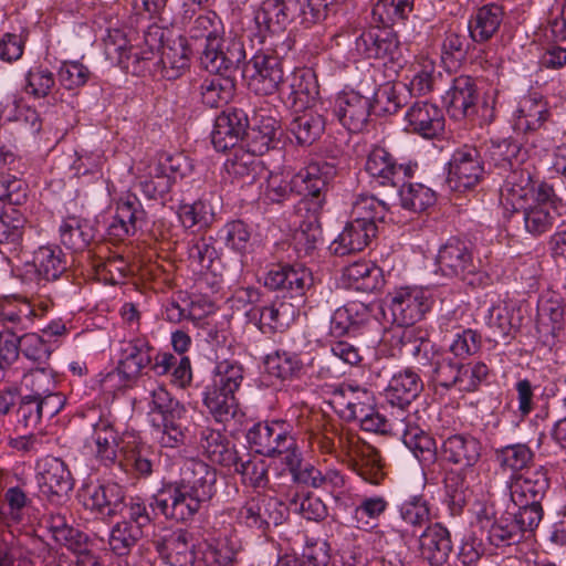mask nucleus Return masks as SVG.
<instances>
[{
    "instance_id": "nucleus-1",
    "label": "nucleus",
    "mask_w": 566,
    "mask_h": 566,
    "mask_svg": "<svg viewBox=\"0 0 566 566\" xmlns=\"http://www.w3.org/2000/svg\"><path fill=\"white\" fill-rule=\"evenodd\" d=\"M150 434L160 449H180L188 438L187 408L164 385L145 397Z\"/></svg>"
},
{
    "instance_id": "nucleus-2",
    "label": "nucleus",
    "mask_w": 566,
    "mask_h": 566,
    "mask_svg": "<svg viewBox=\"0 0 566 566\" xmlns=\"http://www.w3.org/2000/svg\"><path fill=\"white\" fill-rule=\"evenodd\" d=\"M336 169L326 161H313L300 169L291 178L283 174H270L261 198L265 203H282L296 193L311 200L315 209L324 202V192L334 178Z\"/></svg>"
},
{
    "instance_id": "nucleus-3",
    "label": "nucleus",
    "mask_w": 566,
    "mask_h": 566,
    "mask_svg": "<svg viewBox=\"0 0 566 566\" xmlns=\"http://www.w3.org/2000/svg\"><path fill=\"white\" fill-rule=\"evenodd\" d=\"M244 380V368L237 360L223 359L214 366L202 391V402L217 422L227 423L239 412L235 394Z\"/></svg>"
},
{
    "instance_id": "nucleus-4",
    "label": "nucleus",
    "mask_w": 566,
    "mask_h": 566,
    "mask_svg": "<svg viewBox=\"0 0 566 566\" xmlns=\"http://www.w3.org/2000/svg\"><path fill=\"white\" fill-rule=\"evenodd\" d=\"M476 521L480 530L486 534V541L495 547L520 543L526 533L533 532L541 523L532 512L525 514L510 505L500 517H495L492 506H484L479 511Z\"/></svg>"
},
{
    "instance_id": "nucleus-5",
    "label": "nucleus",
    "mask_w": 566,
    "mask_h": 566,
    "mask_svg": "<svg viewBox=\"0 0 566 566\" xmlns=\"http://www.w3.org/2000/svg\"><path fill=\"white\" fill-rule=\"evenodd\" d=\"M480 260L475 258L470 242L452 237L443 243L437 254L438 272L450 279H459L472 287L488 283V275L480 270Z\"/></svg>"
},
{
    "instance_id": "nucleus-6",
    "label": "nucleus",
    "mask_w": 566,
    "mask_h": 566,
    "mask_svg": "<svg viewBox=\"0 0 566 566\" xmlns=\"http://www.w3.org/2000/svg\"><path fill=\"white\" fill-rule=\"evenodd\" d=\"M549 484L548 471L544 465L537 464L520 473L511 474L506 488L513 509H518L525 514L532 512L541 522L544 515L542 501Z\"/></svg>"
},
{
    "instance_id": "nucleus-7",
    "label": "nucleus",
    "mask_w": 566,
    "mask_h": 566,
    "mask_svg": "<svg viewBox=\"0 0 566 566\" xmlns=\"http://www.w3.org/2000/svg\"><path fill=\"white\" fill-rule=\"evenodd\" d=\"M188 170L189 164L182 154H163L136 177V185L148 199L165 200L177 179L185 177Z\"/></svg>"
},
{
    "instance_id": "nucleus-8",
    "label": "nucleus",
    "mask_w": 566,
    "mask_h": 566,
    "mask_svg": "<svg viewBox=\"0 0 566 566\" xmlns=\"http://www.w3.org/2000/svg\"><path fill=\"white\" fill-rule=\"evenodd\" d=\"M337 440L339 449L348 458L354 471L366 482L379 484L384 478L379 451L349 429H342Z\"/></svg>"
},
{
    "instance_id": "nucleus-9",
    "label": "nucleus",
    "mask_w": 566,
    "mask_h": 566,
    "mask_svg": "<svg viewBox=\"0 0 566 566\" xmlns=\"http://www.w3.org/2000/svg\"><path fill=\"white\" fill-rule=\"evenodd\" d=\"M448 166L446 184L450 190L464 192L474 188L485 172L482 148L468 144L458 147Z\"/></svg>"
},
{
    "instance_id": "nucleus-10",
    "label": "nucleus",
    "mask_w": 566,
    "mask_h": 566,
    "mask_svg": "<svg viewBox=\"0 0 566 566\" xmlns=\"http://www.w3.org/2000/svg\"><path fill=\"white\" fill-rule=\"evenodd\" d=\"M207 501L174 482L164 484L153 496L150 507L167 520L187 522L193 518Z\"/></svg>"
},
{
    "instance_id": "nucleus-11",
    "label": "nucleus",
    "mask_w": 566,
    "mask_h": 566,
    "mask_svg": "<svg viewBox=\"0 0 566 566\" xmlns=\"http://www.w3.org/2000/svg\"><path fill=\"white\" fill-rule=\"evenodd\" d=\"M364 168L373 184L398 188L405 179L413 176L418 164L412 161L398 163L388 149L374 146L367 154Z\"/></svg>"
},
{
    "instance_id": "nucleus-12",
    "label": "nucleus",
    "mask_w": 566,
    "mask_h": 566,
    "mask_svg": "<svg viewBox=\"0 0 566 566\" xmlns=\"http://www.w3.org/2000/svg\"><path fill=\"white\" fill-rule=\"evenodd\" d=\"M155 348L146 336H135L123 342L118 366L106 376L105 382L119 378L124 381L122 388L132 387L144 368L151 364Z\"/></svg>"
},
{
    "instance_id": "nucleus-13",
    "label": "nucleus",
    "mask_w": 566,
    "mask_h": 566,
    "mask_svg": "<svg viewBox=\"0 0 566 566\" xmlns=\"http://www.w3.org/2000/svg\"><path fill=\"white\" fill-rule=\"evenodd\" d=\"M243 73L249 88L258 95L275 93L284 80L282 60L268 50L256 52L247 63Z\"/></svg>"
},
{
    "instance_id": "nucleus-14",
    "label": "nucleus",
    "mask_w": 566,
    "mask_h": 566,
    "mask_svg": "<svg viewBox=\"0 0 566 566\" xmlns=\"http://www.w3.org/2000/svg\"><path fill=\"white\" fill-rule=\"evenodd\" d=\"M394 323L399 327H413L431 307L427 292L417 286H401L386 296Z\"/></svg>"
},
{
    "instance_id": "nucleus-15",
    "label": "nucleus",
    "mask_w": 566,
    "mask_h": 566,
    "mask_svg": "<svg viewBox=\"0 0 566 566\" xmlns=\"http://www.w3.org/2000/svg\"><path fill=\"white\" fill-rule=\"evenodd\" d=\"M199 60L209 73L232 75L245 60L243 41L237 35H222L213 44L202 48Z\"/></svg>"
},
{
    "instance_id": "nucleus-16",
    "label": "nucleus",
    "mask_w": 566,
    "mask_h": 566,
    "mask_svg": "<svg viewBox=\"0 0 566 566\" xmlns=\"http://www.w3.org/2000/svg\"><path fill=\"white\" fill-rule=\"evenodd\" d=\"M154 450L137 432L124 431L120 453L115 467L133 479L146 480L154 473Z\"/></svg>"
},
{
    "instance_id": "nucleus-17",
    "label": "nucleus",
    "mask_w": 566,
    "mask_h": 566,
    "mask_svg": "<svg viewBox=\"0 0 566 566\" xmlns=\"http://www.w3.org/2000/svg\"><path fill=\"white\" fill-rule=\"evenodd\" d=\"M355 49L365 59L382 60L397 67L405 62L397 34L388 28H371L355 40Z\"/></svg>"
},
{
    "instance_id": "nucleus-18",
    "label": "nucleus",
    "mask_w": 566,
    "mask_h": 566,
    "mask_svg": "<svg viewBox=\"0 0 566 566\" xmlns=\"http://www.w3.org/2000/svg\"><path fill=\"white\" fill-rule=\"evenodd\" d=\"M36 482L42 496L60 503L73 490L74 479L66 463L56 457H45L36 463Z\"/></svg>"
},
{
    "instance_id": "nucleus-19",
    "label": "nucleus",
    "mask_w": 566,
    "mask_h": 566,
    "mask_svg": "<svg viewBox=\"0 0 566 566\" xmlns=\"http://www.w3.org/2000/svg\"><path fill=\"white\" fill-rule=\"evenodd\" d=\"M124 431L116 428V418L109 410H102L98 419L92 423L91 439L94 442L96 461L113 468L118 462Z\"/></svg>"
},
{
    "instance_id": "nucleus-20",
    "label": "nucleus",
    "mask_w": 566,
    "mask_h": 566,
    "mask_svg": "<svg viewBox=\"0 0 566 566\" xmlns=\"http://www.w3.org/2000/svg\"><path fill=\"white\" fill-rule=\"evenodd\" d=\"M292 2L284 0H264L259 9L254 11L253 28L249 31L248 38H256L263 43L266 35L280 33L285 30L293 19Z\"/></svg>"
},
{
    "instance_id": "nucleus-21",
    "label": "nucleus",
    "mask_w": 566,
    "mask_h": 566,
    "mask_svg": "<svg viewBox=\"0 0 566 566\" xmlns=\"http://www.w3.org/2000/svg\"><path fill=\"white\" fill-rule=\"evenodd\" d=\"M397 419V430L401 432L403 444L423 468L433 464L438 455L436 440L421 427L417 412H407Z\"/></svg>"
},
{
    "instance_id": "nucleus-22",
    "label": "nucleus",
    "mask_w": 566,
    "mask_h": 566,
    "mask_svg": "<svg viewBox=\"0 0 566 566\" xmlns=\"http://www.w3.org/2000/svg\"><path fill=\"white\" fill-rule=\"evenodd\" d=\"M312 283V273L301 264H274L264 277L266 287L291 298L304 296Z\"/></svg>"
},
{
    "instance_id": "nucleus-23",
    "label": "nucleus",
    "mask_w": 566,
    "mask_h": 566,
    "mask_svg": "<svg viewBox=\"0 0 566 566\" xmlns=\"http://www.w3.org/2000/svg\"><path fill=\"white\" fill-rule=\"evenodd\" d=\"M147 213L136 195L127 193L116 202V212L107 228L111 239L122 241L146 224Z\"/></svg>"
},
{
    "instance_id": "nucleus-24",
    "label": "nucleus",
    "mask_w": 566,
    "mask_h": 566,
    "mask_svg": "<svg viewBox=\"0 0 566 566\" xmlns=\"http://www.w3.org/2000/svg\"><path fill=\"white\" fill-rule=\"evenodd\" d=\"M331 403L339 417L346 421L359 420L375 407V398L371 391L343 384L334 389Z\"/></svg>"
},
{
    "instance_id": "nucleus-25",
    "label": "nucleus",
    "mask_w": 566,
    "mask_h": 566,
    "mask_svg": "<svg viewBox=\"0 0 566 566\" xmlns=\"http://www.w3.org/2000/svg\"><path fill=\"white\" fill-rule=\"evenodd\" d=\"M175 483L209 502L216 493L217 471L197 458L186 459Z\"/></svg>"
},
{
    "instance_id": "nucleus-26",
    "label": "nucleus",
    "mask_w": 566,
    "mask_h": 566,
    "mask_svg": "<svg viewBox=\"0 0 566 566\" xmlns=\"http://www.w3.org/2000/svg\"><path fill=\"white\" fill-rule=\"evenodd\" d=\"M249 119L242 109L233 108L222 112L214 120L211 143L217 151L235 150L239 142L245 135Z\"/></svg>"
},
{
    "instance_id": "nucleus-27",
    "label": "nucleus",
    "mask_w": 566,
    "mask_h": 566,
    "mask_svg": "<svg viewBox=\"0 0 566 566\" xmlns=\"http://www.w3.org/2000/svg\"><path fill=\"white\" fill-rule=\"evenodd\" d=\"M439 454L443 462L469 469L480 461L482 444L472 434L454 433L443 439Z\"/></svg>"
},
{
    "instance_id": "nucleus-28",
    "label": "nucleus",
    "mask_w": 566,
    "mask_h": 566,
    "mask_svg": "<svg viewBox=\"0 0 566 566\" xmlns=\"http://www.w3.org/2000/svg\"><path fill=\"white\" fill-rule=\"evenodd\" d=\"M443 99L449 116L455 120L476 114L479 93L474 78L469 75L454 77Z\"/></svg>"
},
{
    "instance_id": "nucleus-29",
    "label": "nucleus",
    "mask_w": 566,
    "mask_h": 566,
    "mask_svg": "<svg viewBox=\"0 0 566 566\" xmlns=\"http://www.w3.org/2000/svg\"><path fill=\"white\" fill-rule=\"evenodd\" d=\"M535 195V181L533 175L526 168L512 169L505 176L500 189L501 202L514 212L530 205Z\"/></svg>"
},
{
    "instance_id": "nucleus-30",
    "label": "nucleus",
    "mask_w": 566,
    "mask_h": 566,
    "mask_svg": "<svg viewBox=\"0 0 566 566\" xmlns=\"http://www.w3.org/2000/svg\"><path fill=\"white\" fill-rule=\"evenodd\" d=\"M406 129L423 138H434L444 129V116L437 105L421 101L413 103L405 115Z\"/></svg>"
},
{
    "instance_id": "nucleus-31",
    "label": "nucleus",
    "mask_w": 566,
    "mask_h": 566,
    "mask_svg": "<svg viewBox=\"0 0 566 566\" xmlns=\"http://www.w3.org/2000/svg\"><path fill=\"white\" fill-rule=\"evenodd\" d=\"M548 101L537 92L523 96L515 112L514 128L524 134L539 130L551 118Z\"/></svg>"
},
{
    "instance_id": "nucleus-32",
    "label": "nucleus",
    "mask_w": 566,
    "mask_h": 566,
    "mask_svg": "<svg viewBox=\"0 0 566 566\" xmlns=\"http://www.w3.org/2000/svg\"><path fill=\"white\" fill-rule=\"evenodd\" d=\"M373 104L358 92L342 93L335 105V114L340 124L349 132L358 133L366 126Z\"/></svg>"
},
{
    "instance_id": "nucleus-33",
    "label": "nucleus",
    "mask_w": 566,
    "mask_h": 566,
    "mask_svg": "<svg viewBox=\"0 0 566 566\" xmlns=\"http://www.w3.org/2000/svg\"><path fill=\"white\" fill-rule=\"evenodd\" d=\"M125 493L117 483L88 486L83 495L85 509L102 516L113 517L124 509Z\"/></svg>"
},
{
    "instance_id": "nucleus-34",
    "label": "nucleus",
    "mask_w": 566,
    "mask_h": 566,
    "mask_svg": "<svg viewBox=\"0 0 566 566\" xmlns=\"http://www.w3.org/2000/svg\"><path fill=\"white\" fill-rule=\"evenodd\" d=\"M423 389L420 376L410 368L395 374L385 389L386 401L398 408L402 417L407 408L419 396Z\"/></svg>"
},
{
    "instance_id": "nucleus-35",
    "label": "nucleus",
    "mask_w": 566,
    "mask_h": 566,
    "mask_svg": "<svg viewBox=\"0 0 566 566\" xmlns=\"http://www.w3.org/2000/svg\"><path fill=\"white\" fill-rule=\"evenodd\" d=\"M32 273L39 286L38 292L49 282L59 280L67 270L65 255L57 245H42L33 253Z\"/></svg>"
},
{
    "instance_id": "nucleus-36",
    "label": "nucleus",
    "mask_w": 566,
    "mask_h": 566,
    "mask_svg": "<svg viewBox=\"0 0 566 566\" xmlns=\"http://www.w3.org/2000/svg\"><path fill=\"white\" fill-rule=\"evenodd\" d=\"M418 541L421 557L431 566L447 563L453 545L449 530L441 523L428 524Z\"/></svg>"
},
{
    "instance_id": "nucleus-37",
    "label": "nucleus",
    "mask_w": 566,
    "mask_h": 566,
    "mask_svg": "<svg viewBox=\"0 0 566 566\" xmlns=\"http://www.w3.org/2000/svg\"><path fill=\"white\" fill-rule=\"evenodd\" d=\"M105 52L109 59L116 60L126 72L136 74L144 69V64L150 60L153 52L140 53L126 39L120 30L109 31L105 39Z\"/></svg>"
},
{
    "instance_id": "nucleus-38",
    "label": "nucleus",
    "mask_w": 566,
    "mask_h": 566,
    "mask_svg": "<svg viewBox=\"0 0 566 566\" xmlns=\"http://www.w3.org/2000/svg\"><path fill=\"white\" fill-rule=\"evenodd\" d=\"M504 14L503 7L497 3H486L473 11L468 21L472 42L484 44L491 41L499 33Z\"/></svg>"
},
{
    "instance_id": "nucleus-39",
    "label": "nucleus",
    "mask_w": 566,
    "mask_h": 566,
    "mask_svg": "<svg viewBox=\"0 0 566 566\" xmlns=\"http://www.w3.org/2000/svg\"><path fill=\"white\" fill-rule=\"evenodd\" d=\"M36 311L31 301L25 297H6L0 301L1 333L18 335L30 328L36 316Z\"/></svg>"
},
{
    "instance_id": "nucleus-40",
    "label": "nucleus",
    "mask_w": 566,
    "mask_h": 566,
    "mask_svg": "<svg viewBox=\"0 0 566 566\" xmlns=\"http://www.w3.org/2000/svg\"><path fill=\"white\" fill-rule=\"evenodd\" d=\"M21 388L28 392L25 396L42 400L55 398L57 401L60 400V407L65 406L66 398L59 391L57 376L51 368L29 369L22 375Z\"/></svg>"
},
{
    "instance_id": "nucleus-41",
    "label": "nucleus",
    "mask_w": 566,
    "mask_h": 566,
    "mask_svg": "<svg viewBox=\"0 0 566 566\" xmlns=\"http://www.w3.org/2000/svg\"><path fill=\"white\" fill-rule=\"evenodd\" d=\"M377 226H371L353 218L329 245L336 255H347L363 251L376 237Z\"/></svg>"
},
{
    "instance_id": "nucleus-42",
    "label": "nucleus",
    "mask_w": 566,
    "mask_h": 566,
    "mask_svg": "<svg viewBox=\"0 0 566 566\" xmlns=\"http://www.w3.org/2000/svg\"><path fill=\"white\" fill-rule=\"evenodd\" d=\"M190 534L176 530L155 543L156 549L170 566H192L196 559Z\"/></svg>"
},
{
    "instance_id": "nucleus-43",
    "label": "nucleus",
    "mask_w": 566,
    "mask_h": 566,
    "mask_svg": "<svg viewBox=\"0 0 566 566\" xmlns=\"http://www.w3.org/2000/svg\"><path fill=\"white\" fill-rule=\"evenodd\" d=\"M391 343L398 346L400 355L415 358L419 367L427 368L429 366L432 346L421 331L415 327L394 329Z\"/></svg>"
},
{
    "instance_id": "nucleus-44",
    "label": "nucleus",
    "mask_w": 566,
    "mask_h": 566,
    "mask_svg": "<svg viewBox=\"0 0 566 566\" xmlns=\"http://www.w3.org/2000/svg\"><path fill=\"white\" fill-rule=\"evenodd\" d=\"M63 408L60 400L51 398L48 400L22 396L17 408V421L24 429H35L42 419H52Z\"/></svg>"
},
{
    "instance_id": "nucleus-45",
    "label": "nucleus",
    "mask_w": 566,
    "mask_h": 566,
    "mask_svg": "<svg viewBox=\"0 0 566 566\" xmlns=\"http://www.w3.org/2000/svg\"><path fill=\"white\" fill-rule=\"evenodd\" d=\"M198 443L202 452L212 461L224 468H231L234 463L235 452L233 446H230L227 437L211 427H200L198 429Z\"/></svg>"
},
{
    "instance_id": "nucleus-46",
    "label": "nucleus",
    "mask_w": 566,
    "mask_h": 566,
    "mask_svg": "<svg viewBox=\"0 0 566 566\" xmlns=\"http://www.w3.org/2000/svg\"><path fill=\"white\" fill-rule=\"evenodd\" d=\"M482 148V156L489 169L492 167L499 169V175L510 172L516 169L515 164L518 163L521 145L513 139L490 140L479 146Z\"/></svg>"
},
{
    "instance_id": "nucleus-47",
    "label": "nucleus",
    "mask_w": 566,
    "mask_h": 566,
    "mask_svg": "<svg viewBox=\"0 0 566 566\" xmlns=\"http://www.w3.org/2000/svg\"><path fill=\"white\" fill-rule=\"evenodd\" d=\"M318 84L315 74L311 70L294 72L287 92L283 91L286 103L297 109L310 108L311 104L318 96Z\"/></svg>"
},
{
    "instance_id": "nucleus-48",
    "label": "nucleus",
    "mask_w": 566,
    "mask_h": 566,
    "mask_svg": "<svg viewBox=\"0 0 566 566\" xmlns=\"http://www.w3.org/2000/svg\"><path fill=\"white\" fill-rule=\"evenodd\" d=\"M291 304L271 303L268 305H255L247 312L250 323H253L263 334H272L282 331L289 325L287 311Z\"/></svg>"
},
{
    "instance_id": "nucleus-49",
    "label": "nucleus",
    "mask_w": 566,
    "mask_h": 566,
    "mask_svg": "<svg viewBox=\"0 0 566 566\" xmlns=\"http://www.w3.org/2000/svg\"><path fill=\"white\" fill-rule=\"evenodd\" d=\"M201 102L211 108L227 105L235 92V81L232 75L214 74L205 77L198 87Z\"/></svg>"
},
{
    "instance_id": "nucleus-50",
    "label": "nucleus",
    "mask_w": 566,
    "mask_h": 566,
    "mask_svg": "<svg viewBox=\"0 0 566 566\" xmlns=\"http://www.w3.org/2000/svg\"><path fill=\"white\" fill-rule=\"evenodd\" d=\"M61 243L74 252L84 251L95 239V229L86 219L69 216L59 228Z\"/></svg>"
},
{
    "instance_id": "nucleus-51",
    "label": "nucleus",
    "mask_w": 566,
    "mask_h": 566,
    "mask_svg": "<svg viewBox=\"0 0 566 566\" xmlns=\"http://www.w3.org/2000/svg\"><path fill=\"white\" fill-rule=\"evenodd\" d=\"M233 462L230 469L240 474L244 485L265 488L269 484V463L260 454L252 455L249 452L240 454L237 450Z\"/></svg>"
},
{
    "instance_id": "nucleus-52",
    "label": "nucleus",
    "mask_w": 566,
    "mask_h": 566,
    "mask_svg": "<svg viewBox=\"0 0 566 566\" xmlns=\"http://www.w3.org/2000/svg\"><path fill=\"white\" fill-rule=\"evenodd\" d=\"M326 120L324 116L315 111L306 108L297 114L289 124V132L295 137L297 144L311 146L325 130Z\"/></svg>"
},
{
    "instance_id": "nucleus-53",
    "label": "nucleus",
    "mask_w": 566,
    "mask_h": 566,
    "mask_svg": "<svg viewBox=\"0 0 566 566\" xmlns=\"http://www.w3.org/2000/svg\"><path fill=\"white\" fill-rule=\"evenodd\" d=\"M242 546L232 536L219 537L207 544L202 560L205 566H239Z\"/></svg>"
},
{
    "instance_id": "nucleus-54",
    "label": "nucleus",
    "mask_w": 566,
    "mask_h": 566,
    "mask_svg": "<svg viewBox=\"0 0 566 566\" xmlns=\"http://www.w3.org/2000/svg\"><path fill=\"white\" fill-rule=\"evenodd\" d=\"M494 459L499 467L511 474L520 473L534 463L535 453L526 443H512L494 450Z\"/></svg>"
},
{
    "instance_id": "nucleus-55",
    "label": "nucleus",
    "mask_w": 566,
    "mask_h": 566,
    "mask_svg": "<svg viewBox=\"0 0 566 566\" xmlns=\"http://www.w3.org/2000/svg\"><path fill=\"white\" fill-rule=\"evenodd\" d=\"M344 276L350 287L365 293L375 292L384 284L381 269L366 261L348 265L344 271Z\"/></svg>"
},
{
    "instance_id": "nucleus-56",
    "label": "nucleus",
    "mask_w": 566,
    "mask_h": 566,
    "mask_svg": "<svg viewBox=\"0 0 566 566\" xmlns=\"http://www.w3.org/2000/svg\"><path fill=\"white\" fill-rule=\"evenodd\" d=\"M270 458L281 457L285 464L287 458L297 454L301 450L293 433V424L284 419L272 420V430L270 434Z\"/></svg>"
},
{
    "instance_id": "nucleus-57",
    "label": "nucleus",
    "mask_w": 566,
    "mask_h": 566,
    "mask_svg": "<svg viewBox=\"0 0 566 566\" xmlns=\"http://www.w3.org/2000/svg\"><path fill=\"white\" fill-rule=\"evenodd\" d=\"M262 164L259 154H254L248 147L247 149L239 147L226 160L223 167L229 176L252 182L262 170Z\"/></svg>"
},
{
    "instance_id": "nucleus-58",
    "label": "nucleus",
    "mask_w": 566,
    "mask_h": 566,
    "mask_svg": "<svg viewBox=\"0 0 566 566\" xmlns=\"http://www.w3.org/2000/svg\"><path fill=\"white\" fill-rule=\"evenodd\" d=\"M485 324L490 328L494 340H506L512 337L514 331L518 327V318L514 315V310L506 303L493 304L485 315Z\"/></svg>"
},
{
    "instance_id": "nucleus-59",
    "label": "nucleus",
    "mask_w": 566,
    "mask_h": 566,
    "mask_svg": "<svg viewBox=\"0 0 566 566\" xmlns=\"http://www.w3.org/2000/svg\"><path fill=\"white\" fill-rule=\"evenodd\" d=\"M523 216L524 229L533 237L548 232L556 222V208L546 203H530L520 210Z\"/></svg>"
},
{
    "instance_id": "nucleus-60",
    "label": "nucleus",
    "mask_w": 566,
    "mask_h": 566,
    "mask_svg": "<svg viewBox=\"0 0 566 566\" xmlns=\"http://www.w3.org/2000/svg\"><path fill=\"white\" fill-rule=\"evenodd\" d=\"M91 266L95 279L109 285L123 283L129 273L128 262L119 254L94 256Z\"/></svg>"
},
{
    "instance_id": "nucleus-61",
    "label": "nucleus",
    "mask_w": 566,
    "mask_h": 566,
    "mask_svg": "<svg viewBox=\"0 0 566 566\" xmlns=\"http://www.w3.org/2000/svg\"><path fill=\"white\" fill-rule=\"evenodd\" d=\"M159 63L161 64L163 77L176 80L190 66L189 49L182 41L172 45H163Z\"/></svg>"
},
{
    "instance_id": "nucleus-62",
    "label": "nucleus",
    "mask_w": 566,
    "mask_h": 566,
    "mask_svg": "<svg viewBox=\"0 0 566 566\" xmlns=\"http://www.w3.org/2000/svg\"><path fill=\"white\" fill-rule=\"evenodd\" d=\"M468 48L469 43L461 25L457 23L449 24L441 40V61L447 66H455L465 59Z\"/></svg>"
},
{
    "instance_id": "nucleus-63",
    "label": "nucleus",
    "mask_w": 566,
    "mask_h": 566,
    "mask_svg": "<svg viewBox=\"0 0 566 566\" xmlns=\"http://www.w3.org/2000/svg\"><path fill=\"white\" fill-rule=\"evenodd\" d=\"M279 128L280 124L275 118L262 117L256 126L245 130L247 147L262 156L275 147Z\"/></svg>"
},
{
    "instance_id": "nucleus-64",
    "label": "nucleus",
    "mask_w": 566,
    "mask_h": 566,
    "mask_svg": "<svg viewBox=\"0 0 566 566\" xmlns=\"http://www.w3.org/2000/svg\"><path fill=\"white\" fill-rule=\"evenodd\" d=\"M444 490V504L449 514L453 517L460 516L470 497L469 485L462 471H452L447 475Z\"/></svg>"
}]
</instances>
